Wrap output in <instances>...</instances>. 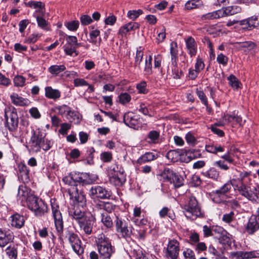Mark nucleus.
Returning <instances> with one entry per match:
<instances>
[{
    "label": "nucleus",
    "instance_id": "18",
    "mask_svg": "<svg viewBox=\"0 0 259 259\" xmlns=\"http://www.w3.org/2000/svg\"><path fill=\"white\" fill-rule=\"evenodd\" d=\"M14 238V236L11 231L0 229V247L6 246L9 243L13 242Z\"/></svg>",
    "mask_w": 259,
    "mask_h": 259
},
{
    "label": "nucleus",
    "instance_id": "13",
    "mask_svg": "<svg viewBox=\"0 0 259 259\" xmlns=\"http://www.w3.org/2000/svg\"><path fill=\"white\" fill-rule=\"evenodd\" d=\"M70 198L73 200L74 204H78L84 206L86 204V199L84 194L81 191H79L77 187H72L68 190Z\"/></svg>",
    "mask_w": 259,
    "mask_h": 259
},
{
    "label": "nucleus",
    "instance_id": "62",
    "mask_svg": "<svg viewBox=\"0 0 259 259\" xmlns=\"http://www.w3.org/2000/svg\"><path fill=\"white\" fill-rule=\"evenodd\" d=\"M70 107L65 105L57 107L59 113L61 115H65V116L70 111Z\"/></svg>",
    "mask_w": 259,
    "mask_h": 259
},
{
    "label": "nucleus",
    "instance_id": "49",
    "mask_svg": "<svg viewBox=\"0 0 259 259\" xmlns=\"http://www.w3.org/2000/svg\"><path fill=\"white\" fill-rule=\"evenodd\" d=\"M171 183H174L175 187H180L183 185L184 179L180 175L175 174L172 179H171Z\"/></svg>",
    "mask_w": 259,
    "mask_h": 259
},
{
    "label": "nucleus",
    "instance_id": "37",
    "mask_svg": "<svg viewBox=\"0 0 259 259\" xmlns=\"http://www.w3.org/2000/svg\"><path fill=\"white\" fill-rule=\"evenodd\" d=\"M144 56L143 49L141 47L137 48L135 60V66L140 69V64L143 60Z\"/></svg>",
    "mask_w": 259,
    "mask_h": 259
},
{
    "label": "nucleus",
    "instance_id": "41",
    "mask_svg": "<svg viewBox=\"0 0 259 259\" xmlns=\"http://www.w3.org/2000/svg\"><path fill=\"white\" fill-rule=\"evenodd\" d=\"M101 222L107 228H111L113 226L112 220L107 213H101Z\"/></svg>",
    "mask_w": 259,
    "mask_h": 259
},
{
    "label": "nucleus",
    "instance_id": "50",
    "mask_svg": "<svg viewBox=\"0 0 259 259\" xmlns=\"http://www.w3.org/2000/svg\"><path fill=\"white\" fill-rule=\"evenodd\" d=\"M6 252L10 259H17V250L14 247L8 246L6 249Z\"/></svg>",
    "mask_w": 259,
    "mask_h": 259
},
{
    "label": "nucleus",
    "instance_id": "26",
    "mask_svg": "<svg viewBox=\"0 0 259 259\" xmlns=\"http://www.w3.org/2000/svg\"><path fill=\"white\" fill-rule=\"evenodd\" d=\"M139 26L140 25L137 22H130L120 28L119 33L121 35H125L128 32L139 28Z\"/></svg>",
    "mask_w": 259,
    "mask_h": 259
},
{
    "label": "nucleus",
    "instance_id": "61",
    "mask_svg": "<svg viewBox=\"0 0 259 259\" xmlns=\"http://www.w3.org/2000/svg\"><path fill=\"white\" fill-rule=\"evenodd\" d=\"M80 22L83 25H88L93 22L91 17L87 15H83L80 18Z\"/></svg>",
    "mask_w": 259,
    "mask_h": 259
},
{
    "label": "nucleus",
    "instance_id": "33",
    "mask_svg": "<svg viewBox=\"0 0 259 259\" xmlns=\"http://www.w3.org/2000/svg\"><path fill=\"white\" fill-rule=\"evenodd\" d=\"M159 216L161 218H164L167 216L171 220L176 219V215L172 210H170L168 207H163L159 212Z\"/></svg>",
    "mask_w": 259,
    "mask_h": 259
},
{
    "label": "nucleus",
    "instance_id": "5",
    "mask_svg": "<svg viewBox=\"0 0 259 259\" xmlns=\"http://www.w3.org/2000/svg\"><path fill=\"white\" fill-rule=\"evenodd\" d=\"M185 216L189 219H194L201 215L200 207L196 198L193 196L189 197L188 201L183 207Z\"/></svg>",
    "mask_w": 259,
    "mask_h": 259
},
{
    "label": "nucleus",
    "instance_id": "8",
    "mask_svg": "<svg viewBox=\"0 0 259 259\" xmlns=\"http://www.w3.org/2000/svg\"><path fill=\"white\" fill-rule=\"evenodd\" d=\"M64 233L65 237L68 239L73 251L78 255L81 254L83 252V248L81 246V242L77 234L68 229L65 231Z\"/></svg>",
    "mask_w": 259,
    "mask_h": 259
},
{
    "label": "nucleus",
    "instance_id": "51",
    "mask_svg": "<svg viewBox=\"0 0 259 259\" xmlns=\"http://www.w3.org/2000/svg\"><path fill=\"white\" fill-rule=\"evenodd\" d=\"M13 82L15 86L22 87L25 84V78L21 75H17L14 77Z\"/></svg>",
    "mask_w": 259,
    "mask_h": 259
},
{
    "label": "nucleus",
    "instance_id": "53",
    "mask_svg": "<svg viewBox=\"0 0 259 259\" xmlns=\"http://www.w3.org/2000/svg\"><path fill=\"white\" fill-rule=\"evenodd\" d=\"M100 31L98 29L92 30L90 32V38L89 41L94 45H97V41L96 39L97 36L100 34Z\"/></svg>",
    "mask_w": 259,
    "mask_h": 259
},
{
    "label": "nucleus",
    "instance_id": "56",
    "mask_svg": "<svg viewBox=\"0 0 259 259\" xmlns=\"http://www.w3.org/2000/svg\"><path fill=\"white\" fill-rule=\"evenodd\" d=\"M100 158L104 162H110L112 159V154L110 152H104L100 155Z\"/></svg>",
    "mask_w": 259,
    "mask_h": 259
},
{
    "label": "nucleus",
    "instance_id": "55",
    "mask_svg": "<svg viewBox=\"0 0 259 259\" xmlns=\"http://www.w3.org/2000/svg\"><path fill=\"white\" fill-rule=\"evenodd\" d=\"M142 13L143 11L140 9L138 10H131L128 12L127 16L130 19L134 20L136 19Z\"/></svg>",
    "mask_w": 259,
    "mask_h": 259
},
{
    "label": "nucleus",
    "instance_id": "27",
    "mask_svg": "<svg viewBox=\"0 0 259 259\" xmlns=\"http://www.w3.org/2000/svg\"><path fill=\"white\" fill-rule=\"evenodd\" d=\"M136 117V116L132 113H127L123 116V121L126 125L134 128L138 124V120Z\"/></svg>",
    "mask_w": 259,
    "mask_h": 259
},
{
    "label": "nucleus",
    "instance_id": "11",
    "mask_svg": "<svg viewBox=\"0 0 259 259\" xmlns=\"http://www.w3.org/2000/svg\"><path fill=\"white\" fill-rule=\"evenodd\" d=\"M69 215L77 224L87 217L85 214L84 206H80L78 204H74L72 208H69Z\"/></svg>",
    "mask_w": 259,
    "mask_h": 259
},
{
    "label": "nucleus",
    "instance_id": "16",
    "mask_svg": "<svg viewBox=\"0 0 259 259\" xmlns=\"http://www.w3.org/2000/svg\"><path fill=\"white\" fill-rule=\"evenodd\" d=\"M259 229V217L252 215L245 226V231L249 235L253 234Z\"/></svg>",
    "mask_w": 259,
    "mask_h": 259
},
{
    "label": "nucleus",
    "instance_id": "2",
    "mask_svg": "<svg viewBox=\"0 0 259 259\" xmlns=\"http://www.w3.org/2000/svg\"><path fill=\"white\" fill-rule=\"evenodd\" d=\"M46 134L38 130L33 133L28 144L29 150L37 152L42 148L44 150H49L53 145L51 141L45 139Z\"/></svg>",
    "mask_w": 259,
    "mask_h": 259
},
{
    "label": "nucleus",
    "instance_id": "14",
    "mask_svg": "<svg viewBox=\"0 0 259 259\" xmlns=\"http://www.w3.org/2000/svg\"><path fill=\"white\" fill-rule=\"evenodd\" d=\"M6 124L9 130L13 131L16 129L18 125V116L16 111H8L5 112Z\"/></svg>",
    "mask_w": 259,
    "mask_h": 259
},
{
    "label": "nucleus",
    "instance_id": "43",
    "mask_svg": "<svg viewBox=\"0 0 259 259\" xmlns=\"http://www.w3.org/2000/svg\"><path fill=\"white\" fill-rule=\"evenodd\" d=\"M233 187V182L232 180L225 183L222 186L220 189H218L224 195L228 197V194L230 190Z\"/></svg>",
    "mask_w": 259,
    "mask_h": 259
},
{
    "label": "nucleus",
    "instance_id": "54",
    "mask_svg": "<svg viewBox=\"0 0 259 259\" xmlns=\"http://www.w3.org/2000/svg\"><path fill=\"white\" fill-rule=\"evenodd\" d=\"M119 102L122 104H125L131 100V97L128 93H121L119 96Z\"/></svg>",
    "mask_w": 259,
    "mask_h": 259
},
{
    "label": "nucleus",
    "instance_id": "60",
    "mask_svg": "<svg viewBox=\"0 0 259 259\" xmlns=\"http://www.w3.org/2000/svg\"><path fill=\"white\" fill-rule=\"evenodd\" d=\"M64 50L65 53L69 56H72L74 53H76V47L70 45H65Z\"/></svg>",
    "mask_w": 259,
    "mask_h": 259
},
{
    "label": "nucleus",
    "instance_id": "21",
    "mask_svg": "<svg viewBox=\"0 0 259 259\" xmlns=\"http://www.w3.org/2000/svg\"><path fill=\"white\" fill-rule=\"evenodd\" d=\"M19 177L21 178L22 181L25 183H28L29 180V170L27 166L23 163H20L18 164Z\"/></svg>",
    "mask_w": 259,
    "mask_h": 259
},
{
    "label": "nucleus",
    "instance_id": "4",
    "mask_svg": "<svg viewBox=\"0 0 259 259\" xmlns=\"http://www.w3.org/2000/svg\"><path fill=\"white\" fill-rule=\"evenodd\" d=\"M26 202L28 208L33 211L37 217H41L47 211V205L33 195H29Z\"/></svg>",
    "mask_w": 259,
    "mask_h": 259
},
{
    "label": "nucleus",
    "instance_id": "34",
    "mask_svg": "<svg viewBox=\"0 0 259 259\" xmlns=\"http://www.w3.org/2000/svg\"><path fill=\"white\" fill-rule=\"evenodd\" d=\"M98 252L102 258H109L114 252V250L113 246L107 247L106 248H103L101 249L98 250Z\"/></svg>",
    "mask_w": 259,
    "mask_h": 259
},
{
    "label": "nucleus",
    "instance_id": "48",
    "mask_svg": "<svg viewBox=\"0 0 259 259\" xmlns=\"http://www.w3.org/2000/svg\"><path fill=\"white\" fill-rule=\"evenodd\" d=\"M229 84L233 88L238 89L239 88L240 82L236 77L231 74L227 77Z\"/></svg>",
    "mask_w": 259,
    "mask_h": 259
},
{
    "label": "nucleus",
    "instance_id": "52",
    "mask_svg": "<svg viewBox=\"0 0 259 259\" xmlns=\"http://www.w3.org/2000/svg\"><path fill=\"white\" fill-rule=\"evenodd\" d=\"M65 26L71 31H76L79 26L78 21H72L70 22H66L64 24Z\"/></svg>",
    "mask_w": 259,
    "mask_h": 259
},
{
    "label": "nucleus",
    "instance_id": "29",
    "mask_svg": "<svg viewBox=\"0 0 259 259\" xmlns=\"http://www.w3.org/2000/svg\"><path fill=\"white\" fill-rule=\"evenodd\" d=\"M45 96L47 98L51 99L56 100L61 96L60 92L59 90L53 89L51 87L45 88Z\"/></svg>",
    "mask_w": 259,
    "mask_h": 259
},
{
    "label": "nucleus",
    "instance_id": "59",
    "mask_svg": "<svg viewBox=\"0 0 259 259\" xmlns=\"http://www.w3.org/2000/svg\"><path fill=\"white\" fill-rule=\"evenodd\" d=\"M27 6H28L30 8L37 9L38 8H41L45 5L41 2H37V1H29L27 3L25 4Z\"/></svg>",
    "mask_w": 259,
    "mask_h": 259
},
{
    "label": "nucleus",
    "instance_id": "22",
    "mask_svg": "<svg viewBox=\"0 0 259 259\" xmlns=\"http://www.w3.org/2000/svg\"><path fill=\"white\" fill-rule=\"evenodd\" d=\"M185 41L189 54L191 57L195 56L197 53V47L194 39L191 36H189Z\"/></svg>",
    "mask_w": 259,
    "mask_h": 259
},
{
    "label": "nucleus",
    "instance_id": "28",
    "mask_svg": "<svg viewBox=\"0 0 259 259\" xmlns=\"http://www.w3.org/2000/svg\"><path fill=\"white\" fill-rule=\"evenodd\" d=\"M24 219L23 215L15 213L12 216L11 225L16 228H21L24 226Z\"/></svg>",
    "mask_w": 259,
    "mask_h": 259
},
{
    "label": "nucleus",
    "instance_id": "58",
    "mask_svg": "<svg viewBox=\"0 0 259 259\" xmlns=\"http://www.w3.org/2000/svg\"><path fill=\"white\" fill-rule=\"evenodd\" d=\"M147 83L145 81H142L139 83L137 84V89L139 93L146 94L148 92V90L146 88Z\"/></svg>",
    "mask_w": 259,
    "mask_h": 259
},
{
    "label": "nucleus",
    "instance_id": "3",
    "mask_svg": "<svg viewBox=\"0 0 259 259\" xmlns=\"http://www.w3.org/2000/svg\"><path fill=\"white\" fill-rule=\"evenodd\" d=\"M65 184L72 187H76L77 184H89L92 182L90 176L87 173L71 172L63 178Z\"/></svg>",
    "mask_w": 259,
    "mask_h": 259
},
{
    "label": "nucleus",
    "instance_id": "57",
    "mask_svg": "<svg viewBox=\"0 0 259 259\" xmlns=\"http://www.w3.org/2000/svg\"><path fill=\"white\" fill-rule=\"evenodd\" d=\"M250 29L252 28H257L259 27V18L256 16H253L249 18Z\"/></svg>",
    "mask_w": 259,
    "mask_h": 259
},
{
    "label": "nucleus",
    "instance_id": "30",
    "mask_svg": "<svg viewBox=\"0 0 259 259\" xmlns=\"http://www.w3.org/2000/svg\"><path fill=\"white\" fill-rule=\"evenodd\" d=\"M66 117L69 121L74 122L75 123H79L81 120L79 113L77 111L71 110V109L66 115Z\"/></svg>",
    "mask_w": 259,
    "mask_h": 259
},
{
    "label": "nucleus",
    "instance_id": "12",
    "mask_svg": "<svg viewBox=\"0 0 259 259\" xmlns=\"http://www.w3.org/2000/svg\"><path fill=\"white\" fill-rule=\"evenodd\" d=\"M52 214L56 229L59 232H62L63 230V221L59 206L55 203L51 202Z\"/></svg>",
    "mask_w": 259,
    "mask_h": 259
},
{
    "label": "nucleus",
    "instance_id": "31",
    "mask_svg": "<svg viewBox=\"0 0 259 259\" xmlns=\"http://www.w3.org/2000/svg\"><path fill=\"white\" fill-rule=\"evenodd\" d=\"M97 208L103 209L108 212H111L115 208V205L109 202L100 201L96 204Z\"/></svg>",
    "mask_w": 259,
    "mask_h": 259
},
{
    "label": "nucleus",
    "instance_id": "63",
    "mask_svg": "<svg viewBox=\"0 0 259 259\" xmlns=\"http://www.w3.org/2000/svg\"><path fill=\"white\" fill-rule=\"evenodd\" d=\"M165 28L162 27L159 32H158L157 41L158 43L162 42L165 38Z\"/></svg>",
    "mask_w": 259,
    "mask_h": 259
},
{
    "label": "nucleus",
    "instance_id": "39",
    "mask_svg": "<svg viewBox=\"0 0 259 259\" xmlns=\"http://www.w3.org/2000/svg\"><path fill=\"white\" fill-rule=\"evenodd\" d=\"M66 69V67L64 65H54L51 66L48 68V71L53 75H57L60 73L64 71Z\"/></svg>",
    "mask_w": 259,
    "mask_h": 259
},
{
    "label": "nucleus",
    "instance_id": "6",
    "mask_svg": "<svg viewBox=\"0 0 259 259\" xmlns=\"http://www.w3.org/2000/svg\"><path fill=\"white\" fill-rule=\"evenodd\" d=\"M108 175L111 183L116 186H121L126 181V175L119 169L116 165L111 166L108 169Z\"/></svg>",
    "mask_w": 259,
    "mask_h": 259
},
{
    "label": "nucleus",
    "instance_id": "17",
    "mask_svg": "<svg viewBox=\"0 0 259 259\" xmlns=\"http://www.w3.org/2000/svg\"><path fill=\"white\" fill-rule=\"evenodd\" d=\"M233 259H249L259 257V251H237L232 252L231 253Z\"/></svg>",
    "mask_w": 259,
    "mask_h": 259
},
{
    "label": "nucleus",
    "instance_id": "44",
    "mask_svg": "<svg viewBox=\"0 0 259 259\" xmlns=\"http://www.w3.org/2000/svg\"><path fill=\"white\" fill-rule=\"evenodd\" d=\"M31 194H29L28 192L27 189L26 187H19L18 189V196L20 199L21 198V201H26L27 198Z\"/></svg>",
    "mask_w": 259,
    "mask_h": 259
},
{
    "label": "nucleus",
    "instance_id": "35",
    "mask_svg": "<svg viewBox=\"0 0 259 259\" xmlns=\"http://www.w3.org/2000/svg\"><path fill=\"white\" fill-rule=\"evenodd\" d=\"M175 173L168 168H165L161 172V177L163 181L169 182L171 183V179L174 177Z\"/></svg>",
    "mask_w": 259,
    "mask_h": 259
},
{
    "label": "nucleus",
    "instance_id": "9",
    "mask_svg": "<svg viewBox=\"0 0 259 259\" xmlns=\"http://www.w3.org/2000/svg\"><path fill=\"white\" fill-rule=\"evenodd\" d=\"M179 252V242L176 239H170L168 241L164 256L165 259H177Z\"/></svg>",
    "mask_w": 259,
    "mask_h": 259
},
{
    "label": "nucleus",
    "instance_id": "36",
    "mask_svg": "<svg viewBox=\"0 0 259 259\" xmlns=\"http://www.w3.org/2000/svg\"><path fill=\"white\" fill-rule=\"evenodd\" d=\"M206 151L209 153L217 154L218 152L224 151V148L221 145H207L205 146Z\"/></svg>",
    "mask_w": 259,
    "mask_h": 259
},
{
    "label": "nucleus",
    "instance_id": "47",
    "mask_svg": "<svg viewBox=\"0 0 259 259\" xmlns=\"http://www.w3.org/2000/svg\"><path fill=\"white\" fill-rule=\"evenodd\" d=\"M180 156L179 152L176 150L169 151L166 155V158L171 162H176L178 160Z\"/></svg>",
    "mask_w": 259,
    "mask_h": 259
},
{
    "label": "nucleus",
    "instance_id": "24",
    "mask_svg": "<svg viewBox=\"0 0 259 259\" xmlns=\"http://www.w3.org/2000/svg\"><path fill=\"white\" fill-rule=\"evenodd\" d=\"M241 11V8L239 6H229L220 9L222 17L233 15Z\"/></svg>",
    "mask_w": 259,
    "mask_h": 259
},
{
    "label": "nucleus",
    "instance_id": "32",
    "mask_svg": "<svg viewBox=\"0 0 259 259\" xmlns=\"http://www.w3.org/2000/svg\"><path fill=\"white\" fill-rule=\"evenodd\" d=\"M156 158L155 155L151 152H147L142 155L137 160V162L142 164L145 162H149L154 160Z\"/></svg>",
    "mask_w": 259,
    "mask_h": 259
},
{
    "label": "nucleus",
    "instance_id": "15",
    "mask_svg": "<svg viewBox=\"0 0 259 259\" xmlns=\"http://www.w3.org/2000/svg\"><path fill=\"white\" fill-rule=\"evenodd\" d=\"M95 223V219L92 217L91 218L86 217L84 220L78 223L80 229L83 230L84 233L87 235H90L93 232V227Z\"/></svg>",
    "mask_w": 259,
    "mask_h": 259
},
{
    "label": "nucleus",
    "instance_id": "38",
    "mask_svg": "<svg viewBox=\"0 0 259 259\" xmlns=\"http://www.w3.org/2000/svg\"><path fill=\"white\" fill-rule=\"evenodd\" d=\"M152 56L149 55L148 58H146L145 61L144 73L145 75H151L152 73Z\"/></svg>",
    "mask_w": 259,
    "mask_h": 259
},
{
    "label": "nucleus",
    "instance_id": "23",
    "mask_svg": "<svg viewBox=\"0 0 259 259\" xmlns=\"http://www.w3.org/2000/svg\"><path fill=\"white\" fill-rule=\"evenodd\" d=\"M211 199L215 203H221L226 201L228 197L224 195L220 191L217 190L209 194Z\"/></svg>",
    "mask_w": 259,
    "mask_h": 259
},
{
    "label": "nucleus",
    "instance_id": "25",
    "mask_svg": "<svg viewBox=\"0 0 259 259\" xmlns=\"http://www.w3.org/2000/svg\"><path fill=\"white\" fill-rule=\"evenodd\" d=\"M170 53L171 63L174 66H176L178 60V50L177 44L175 41H172L170 43Z\"/></svg>",
    "mask_w": 259,
    "mask_h": 259
},
{
    "label": "nucleus",
    "instance_id": "10",
    "mask_svg": "<svg viewBox=\"0 0 259 259\" xmlns=\"http://www.w3.org/2000/svg\"><path fill=\"white\" fill-rule=\"evenodd\" d=\"M89 195L92 198L109 199L111 196V192L100 186H95L90 189Z\"/></svg>",
    "mask_w": 259,
    "mask_h": 259
},
{
    "label": "nucleus",
    "instance_id": "1",
    "mask_svg": "<svg viewBox=\"0 0 259 259\" xmlns=\"http://www.w3.org/2000/svg\"><path fill=\"white\" fill-rule=\"evenodd\" d=\"M250 174L246 171L241 172L239 178L232 180L233 187L240 195L251 201H256L259 196V184L251 186Z\"/></svg>",
    "mask_w": 259,
    "mask_h": 259
},
{
    "label": "nucleus",
    "instance_id": "7",
    "mask_svg": "<svg viewBox=\"0 0 259 259\" xmlns=\"http://www.w3.org/2000/svg\"><path fill=\"white\" fill-rule=\"evenodd\" d=\"M116 232L123 238L130 237L132 233V227L128 219L118 217H116L115 221Z\"/></svg>",
    "mask_w": 259,
    "mask_h": 259
},
{
    "label": "nucleus",
    "instance_id": "42",
    "mask_svg": "<svg viewBox=\"0 0 259 259\" xmlns=\"http://www.w3.org/2000/svg\"><path fill=\"white\" fill-rule=\"evenodd\" d=\"M33 16L36 18L38 26L41 29L45 30H48L47 26L48 25V22L42 17L43 16H40L38 15H36V13H33Z\"/></svg>",
    "mask_w": 259,
    "mask_h": 259
},
{
    "label": "nucleus",
    "instance_id": "40",
    "mask_svg": "<svg viewBox=\"0 0 259 259\" xmlns=\"http://www.w3.org/2000/svg\"><path fill=\"white\" fill-rule=\"evenodd\" d=\"M222 17L221 12L220 10L208 13L201 16L202 20H212L214 19H218Z\"/></svg>",
    "mask_w": 259,
    "mask_h": 259
},
{
    "label": "nucleus",
    "instance_id": "46",
    "mask_svg": "<svg viewBox=\"0 0 259 259\" xmlns=\"http://www.w3.org/2000/svg\"><path fill=\"white\" fill-rule=\"evenodd\" d=\"M204 176L214 180H218L219 178V172L214 168H211L205 173Z\"/></svg>",
    "mask_w": 259,
    "mask_h": 259
},
{
    "label": "nucleus",
    "instance_id": "20",
    "mask_svg": "<svg viewBox=\"0 0 259 259\" xmlns=\"http://www.w3.org/2000/svg\"><path fill=\"white\" fill-rule=\"evenodd\" d=\"M10 99L12 103L16 106H28L30 103L28 99L24 98L15 93H13L10 95Z\"/></svg>",
    "mask_w": 259,
    "mask_h": 259
},
{
    "label": "nucleus",
    "instance_id": "45",
    "mask_svg": "<svg viewBox=\"0 0 259 259\" xmlns=\"http://www.w3.org/2000/svg\"><path fill=\"white\" fill-rule=\"evenodd\" d=\"M159 138V133L156 131H150L148 135V138L150 140L149 141L151 143H157Z\"/></svg>",
    "mask_w": 259,
    "mask_h": 259
},
{
    "label": "nucleus",
    "instance_id": "64",
    "mask_svg": "<svg viewBox=\"0 0 259 259\" xmlns=\"http://www.w3.org/2000/svg\"><path fill=\"white\" fill-rule=\"evenodd\" d=\"M185 259H196L194 252L189 248L186 249L183 251Z\"/></svg>",
    "mask_w": 259,
    "mask_h": 259
},
{
    "label": "nucleus",
    "instance_id": "19",
    "mask_svg": "<svg viewBox=\"0 0 259 259\" xmlns=\"http://www.w3.org/2000/svg\"><path fill=\"white\" fill-rule=\"evenodd\" d=\"M96 242L98 247V250L106 248L107 247L112 246L109 239L106 237L103 233L100 234L96 237Z\"/></svg>",
    "mask_w": 259,
    "mask_h": 259
}]
</instances>
